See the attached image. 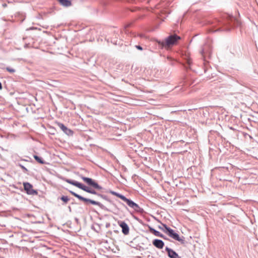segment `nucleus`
Segmentation results:
<instances>
[{"label": "nucleus", "instance_id": "obj_15", "mask_svg": "<svg viewBox=\"0 0 258 258\" xmlns=\"http://www.w3.org/2000/svg\"><path fill=\"white\" fill-rule=\"evenodd\" d=\"M33 157H34V158L36 160V161L37 162H38L39 163L41 164H44L45 163V162L41 157H40L37 155H34L33 156Z\"/></svg>", "mask_w": 258, "mask_h": 258}, {"label": "nucleus", "instance_id": "obj_12", "mask_svg": "<svg viewBox=\"0 0 258 258\" xmlns=\"http://www.w3.org/2000/svg\"><path fill=\"white\" fill-rule=\"evenodd\" d=\"M99 197L109 202L115 209H118L116 205L114 204L112 201L110 200L106 195L100 194Z\"/></svg>", "mask_w": 258, "mask_h": 258}, {"label": "nucleus", "instance_id": "obj_10", "mask_svg": "<svg viewBox=\"0 0 258 258\" xmlns=\"http://www.w3.org/2000/svg\"><path fill=\"white\" fill-rule=\"evenodd\" d=\"M165 250L167 252L168 256L170 258H178L179 257L178 253L170 248L166 247L165 248Z\"/></svg>", "mask_w": 258, "mask_h": 258}, {"label": "nucleus", "instance_id": "obj_29", "mask_svg": "<svg viewBox=\"0 0 258 258\" xmlns=\"http://www.w3.org/2000/svg\"><path fill=\"white\" fill-rule=\"evenodd\" d=\"M3 88L2 84L1 82H0V90H2Z\"/></svg>", "mask_w": 258, "mask_h": 258}, {"label": "nucleus", "instance_id": "obj_2", "mask_svg": "<svg viewBox=\"0 0 258 258\" xmlns=\"http://www.w3.org/2000/svg\"><path fill=\"white\" fill-rule=\"evenodd\" d=\"M161 224V225H159L158 227L159 229L163 231L173 239L180 242L182 244L184 243L185 240L184 237L182 236V237L181 238L177 233L175 232L173 229L168 227L167 225L162 223Z\"/></svg>", "mask_w": 258, "mask_h": 258}, {"label": "nucleus", "instance_id": "obj_19", "mask_svg": "<svg viewBox=\"0 0 258 258\" xmlns=\"http://www.w3.org/2000/svg\"><path fill=\"white\" fill-rule=\"evenodd\" d=\"M17 165L18 166H19L22 169L23 172L24 173H28V169L25 166H24L23 165H22L20 163H18Z\"/></svg>", "mask_w": 258, "mask_h": 258}, {"label": "nucleus", "instance_id": "obj_20", "mask_svg": "<svg viewBox=\"0 0 258 258\" xmlns=\"http://www.w3.org/2000/svg\"><path fill=\"white\" fill-rule=\"evenodd\" d=\"M186 63L187 64V65L188 66V67H186L185 66V67L186 68V69H188V68H189V66H190L191 63V60L190 58H188L187 60H186Z\"/></svg>", "mask_w": 258, "mask_h": 258}, {"label": "nucleus", "instance_id": "obj_27", "mask_svg": "<svg viewBox=\"0 0 258 258\" xmlns=\"http://www.w3.org/2000/svg\"><path fill=\"white\" fill-rule=\"evenodd\" d=\"M105 226L106 228H108L110 226V223H106Z\"/></svg>", "mask_w": 258, "mask_h": 258}, {"label": "nucleus", "instance_id": "obj_3", "mask_svg": "<svg viewBox=\"0 0 258 258\" xmlns=\"http://www.w3.org/2000/svg\"><path fill=\"white\" fill-rule=\"evenodd\" d=\"M69 192L72 195H73L74 196H75V197L78 198L79 200L83 201L86 204H87L88 203H89L93 205H97V206H99L101 209H102L103 210H104L107 211L111 212V211L110 210H109L108 209H107L106 207H105V206H104L103 204H102L101 203H100L99 202H97V201H95L89 199L84 198V197L81 196V195H80L72 190H69Z\"/></svg>", "mask_w": 258, "mask_h": 258}, {"label": "nucleus", "instance_id": "obj_11", "mask_svg": "<svg viewBox=\"0 0 258 258\" xmlns=\"http://www.w3.org/2000/svg\"><path fill=\"white\" fill-rule=\"evenodd\" d=\"M152 243L154 246L159 249H162L164 246V242L160 239H155L153 240Z\"/></svg>", "mask_w": 258, "mask_h": 258}, {"label": "nucleus", "instance_id": "obj_1", "mask_svg": "<svg viewBox=\"0 0 258 258\" xmlns=\"http://www.w3.org/2000/svg\"><path fill=\"white\" fill-rule=\"evenodd\" d=\"M81 178L90 187L87 186L84 184L74 180L70 179H66L65 181L74 186L77 187L78 188L92 195H96L99 197V193L97 192L95 189L101 190L103 188L101 186L99 185L97 182H96L93 179L81 176Z\"/></svg>", "mask_w": 258, "mask_h": 258}, {"label": "nucleus", "instance_id": "obj_17", "mask_svg": "<svg viewBox=\"0 0 258 258\" xmlns=\"http://www.w3.org/2000/svg\"><path fill=\"white\" fill-rule=\"evenodd\" d=\"M62 201H63V205L67 204L68 202L70 201V199L68 198V196H62L59 198Z\"/></svg>", "mask_w": 258, "mask_h": 258}, {"label": "nucleus", "instance_id": "obj_8", "mask_svg": "<svg viewBox=\"0 0 258 258\" xmlns=\"http://www.w3.org/2000/svg\"><path fill=\"white\" fill-rule=\"evenodd\" d=\"M117 223L121 228L122 233L124 235H127L130 231V228L128 225L124 221H118Z\"/></svg>", "mask_w": 258, "mask_h": 258}, {"label": "nucleus", "instance_id": "obj_26", "mask_svg": "<svg viewBox=\"0 0 258 258\" xmlns=\"http://www.w3.org/2000/svg\"><path fill=\"white\" fill-rule=\"evenodd\" d=\"M119 203H120L122 206H123L126 209H127V207L124 205L123 204V203H121V202H119Z\"/></svg>", "mask_w": 258, "mask_h": 258}, {"label": "nucleus", "instance_id": "obj_18", "mask_svg": "<svg viewBox=\"0 0 258 258\" xmlns=\"http://www.w3.org/2000/svg\"><path fill=\"white\" fill-rule=\"evenodd\" d=\"M3 66L4 64H2V66L0 67V68L2 69H6L8 72H10L11 74H13L16 72V70L14 69L11 68L10 67H7L6 68H5L4 67H3Z\"/></svg>", "mask_w": 258, "mask_h": 258}, {"label": "nucleus", "instance_id": "obj_21", "mask_svg": "<svg viewBox=\"0 0 258 258\" xmlns=\"http://www.w3.org/2000/svg\"><path fill=\"white\" fill-rule=\"evenodd\" d=\"M230 29L229 28H219L218 29H217V30H215V31H229Z\"/></svg>", "mask_w": 258, "mask_h": 258}, {"label": "nucleus", "instance_id": "obj_14", "mask_svg": "<svg viewBox=\"0 0 258 258\" xmlns=\"http://www.w3.org/2000/svg\"><path fill=\"white\" fill-rule=\"evenodd\" d=\"M58 2L63 6L68 7L72 5V2L70 0H57Z\"/></svg>", "mask_w": 258, "mask_h": 258}, {"label": "nucleus", "instance_id": "obj_31", "mask_svg": "<svg viewBox=\"0 0 258 258\" xmlns=\"http://www.w3.org/2000/svg\"><path fill=\"white\" fill-rule=\"evenodd\" d=\"M3 6L4 7H6V6H7V4H3Z\"/></svg>", "mask_w": 258, "mask_h": 258}, {"label": "nucleus", "instance_id": "obj_28", "mask_svg": "<svg viewBox=\"0 0 258 258\" xmlns=\"http://www.w3.org/2000/svg\"><path fill=\"white\" fill-rule=\"evenodd\" d=\"M131 24H127L125 26V29H126L127 28L130 26Z\"/></svg>", "mask_w": 258, "mask_h": 258}, {"label": "nucleus", "instance_id": "obj_32", "mask_svg": "<svg viewBox=\"0 0 258 258\" xmlns=\"http://www.w3.org/2000/svg\"><path fill=\"white\" fill-rule=\"evenodd\" d=\"M69 210H70V211H71V207H69Z\"/></svg>", "mask_w": 258, "mask_h": 258}, {"label": "nucleus", "instance_id": "obj_13", "mask_svg": "<svg viewBox=\"0 0 258 258\" xmlns=\"http://www.w3.org/2000/svg\"><path fill=\"white\" fill-rule=\"evenodd\" d=\"M148 228L149 231L151 233L153 234L154 235L160 237H163V234L161 233L159 231H157L156 230H155V229H154L153 228L150 226H148Z\"/></svg>", "mask_w": 258, "mask_h": 258}, {"label": "nucleus", "instance_id": "obj_6", "mask_svg": "<svg viewBox=\"0 0 258 258\" xmlns=\"http://www.w3.org/2000/svg\"><path fill=\"white\" fill-rule=\"evenodd\" d=\"M212 51V46L209 43H206L202 48L200 52L204 58L207 56L210 57Z\"/></svg>", "mask_w": 258, "mask_h": 258}, {"label": "nucleus", "instance_id": "obj_23", "mask_svg": "<svg viewBox=\"0 0 258 258\" xmlns=\"http://www.w3.org/2000/svg\"><path fill=\"white\" fill-rule=\"evenodd\" d=\"M135 47L138 49V50H143V48L142 46H141L140 45H136L135 46Z\"/></svg>", "mask_w": 258, "mask_h": 258}, {"label": "nucleus", "instance_id": "obj_9", "mask_svg": "<svg viewBox=\"0 0 258 258\" xmlns=\"http://www.w3.org/2000/svg\"><path fill=\"white\" fill-rule=\"evenodd\" d=\"M57 126L60 128V129L63 131V132L68 136H72L74 134V132L68 128L66 126H65L63 123L60 122H57Z\"/></svg>", "mask_w": 258, "mask_h": 258}, {"label": "nucleus", "instance_id": "obj_5", "mask_svg": "<svg viewBox=\"0 0 258 258\" xmlns=\"http://www.w3.org/2000/svg\"><path fill=\"white\" fill-rule=\"evenodd\" d=\"M121 200L125 202L128 206L133 209L136 212L140 213H143L144 210L141 208L137 204L135 203L131 199H127L124 196H123Z\"/></svg>", "mask_w": 258, "mask_h": 258}, {"label": "nucleus", "instance_id": "obj_7", "mask_svg": "<svg viewBox=\"0 0 258 258\" xmlns=\"http://www.w3.org/2000/svg\"><path fill=\"white\" fill-rule=\"evenodd\" d=\"M23 186L24 190L27 194L29 195H37L38 191L33 188V185L29 182H24Z\"/></svg>", "mask_w": 258, "mask_h": 258}, {"label": "nucleus", "instance_id": "obj_30", "mask_svg": "<svg viewBox=\"0 0 258 258\" xmlns=\"http://www.w3.org/2000/svg\"><path fill=\"white\" fill-rule=\"evenodd\" d=\"M21 161H28V160H27V159H21Z\"/></svg>", "mask_w": 258, "mask_h": 258}, {"label": "nucleus", "instance_id": "obj_25", "mask_svg": "<svg viewBox=\"0 0 258 258\" xmlns=\"http://www.w3.org/2000/svg\"><path fill=\"white\" fill-rule=\"evenodd\" d=\"M163 237H162L163 239H165V240H168V238H167V237H166V236H165V235H164L163 234Z\"/></svg>", "mask_w": 258, "mask_h": 258}, {"label": "nucleus", "instance_id": "obj_16", "mask_svg": "<svg viewBox=\"0 0 258 258\" xmlns=\"http://www.w3.org/2000/svg\"><path fill=\"white\" fill-rule=\"evenodd\" d=\"M109 193H110L112 195L116 196L117 197L120 198L121 200L123 198V195H121L118 192H117L113 191V190H110Z\"/></svg>", "mask_w": 258, "mask_h": 258}, {"label": "nucleus", "instance_id": "obj_4", "mask_svg": "<svg viewBox=\"0 0 258 258\" xmlns=\"http://www.w3.org/2000/svg\"><path fill=\"white\" fill-rule=\"evenodd\" d=\"M181 39L180 36L176 34L168 36L165 41H157L158 43L161 47H168L175 44L177 41Z\"/></svg>", "mask_w": 258, "mask_h": 258}, {"label": "nucleus", "instance_id": "obj_22", "mask_svg": "<svg viewBox=\"0 0 258 258\" xmlns=\"http://www.w3.org/2000/svg\"><path fill=\"white\" fill-rule=\"evenodd\" d=\"M167 59L170 60V65H172V66L174 65V62L173 61V60H172V59L170 57H167Z\"/></svg>", "mask_w": 258, "mask_h": 258}, {"label": "nucleus", "instance_id": "obj_24", "mask_svg": "<svg viewBox=\"0 0 258 258\" xmlns=\"http://www.w3.org/2000/svg\"><path fill=\"white\" fill-rule=\"evenodd\" d=\"M138 36H139V37H141V38H143L145 37V35L143 34H139L138 35Z\"/></svg>", "mask_w": 258, "mask_h": 258}]
</instances>
